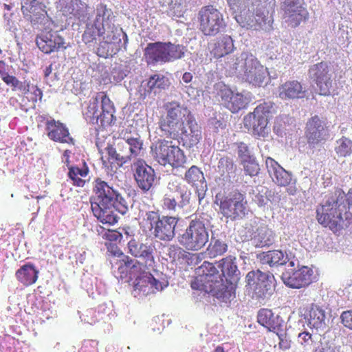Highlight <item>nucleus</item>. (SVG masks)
<instances>
[{
  "mask_svg": "<svg viewBox=\"0 0 352 352\" xmlns=\"http://www.w3.org/2000/svg\"><path fill=\"white\" fill-rule=\"evenodd\" d=\"M325 311L312 304L304 315V318L311 328L320 329L325 325Z\"/></svg>",
  "mask_w": 352,
  "mask_h": 352,
  "instance_id": "obj_33",
  "label": "nucleus"
},
{
  "mask_svg": "<svg viewBox=\"0 0 352 352\" xmlns=\"http://www.w3.org/2000/svg\"><path fill=\"white\" fill-rule=\"evenodd\" d=\"M236 166L234 164L232 157L223 156L219 160L217 164V172L222 177H230V175L235 173Z\"/></svg>",
  "mask_w": 352,
  "mask_h": 352,
  "instance_id": "obj_39",
  "label": "nucleus"
},
{
  "mask_svg": "<svg viewBox=\"0 0 352 352\" xmlns=\"http://www.w3.org/2000/svg\"><path fill=\"white\" fill-rule=\"evenodd\" d=\"M96 17L93 23H87L82 36L85 44L96 43L97 37H101L104 44L108 45L107 52L102 51L103 47L98 49L101 56L116 54L128 41L127 35L122 29H118L113 23V13L104 3L97 5Z\"/></svg>",
  "mask_w": 352,
  "mask_h": 352,
  "instance_id": "obj_2",
  "label": "nucleus"
},
{
  "mask_svg": "<svg viewBox=\"0 0 352 352\" xmlns=\"http://www.w3.org/2000/svg\"><path fill=\"white\" fill-rule=\"evenodd\" d=\"M305 137L308 144L312 146L324 143L329 138V127L316 115L309 119L306 124Z\"/></svg>",
  "mask_w": 352,
  "mask_h": 352,
  "instance_id": "obj_17",
  "label": "nucleus"
},
{
  "mask_svg": "<svg viewBox=\"0 0 352 352\" xmlns=\"http://www.w3.org/2000/svg\"><path fill=\"white\" fill-rule=\"evenodd\" d=\"M164 107L166 114L159 122L163 135L181 142L185 147L196 146L201 139V131L191 111L175 101L167 102Z\"/></svg>",
  "mask_w": 352,
  "mask_h": 352,
  "instance_id": "obj_1",
  "label": "nucleus"
},
{
  "mask_svg": "<svg viewBox=\"0 0 352 352\" xmlns=\"http://www.w3.org/2000/svg\"><path fill=\"white\" fill-rule=\"evenodd\" d=\"M118 146L120 147V146H124V144L123 143H118ZM120 151H122L121 148H119Z\"/></svg>",
  "mask_w": 352,
  "mask_h": 352,
  "instance_id": "obj_64",
  "label": "nucleus"
},
{
  "mask_svg": "<svg viewBox=\"0 0 352 352\" xmlns=\"http://www.w3.org/2000/svg\"><path fill=\"white\" fill-rule=\"evenodd\" d=\"M215 202L219 207L220 213L226 219L234 221L243 219L246 214L248 201L245 194L238 190L227 195L217 194Z\"/></svg>",
  "mask_w": 352,
  "mask_h": 352,
  "instance_id": "obj_9",
  "label": "nucleus"
},
{
  "mask_svg": "<svg viewBox=\"0 0 352 352\" xmlns=\"http://www.w3.org/2000/svg\"><path fill=\"white\" fill-rule=\"evenodd\" d=\"M4 8L8 11H10L12 9V6L8 4H4Z\"/></svg>",
  "mask_w": 352,
  "mask_h": 352,
  "instance_id": "obj_63",
  "label": "nucleus"
},
{
  "mask_svg": "<svg viewBox=\"0 0 352 352\" xmlns=\"http://www.w3.org/2000/svg\"><path fill=\"white\" fill-rule=\"evenodd\" d=\"M219 95L222 104L232 113H238L246 108L250 103V99L241 93H234L230 88L223 87L219 90Z\"/></svg>",
  "mask_w": 352,
  "mask_h": 352,
  "instance_id": "obj_22",
  "label": "nucleus"
},
{
  "mask_svg": "<svg viewBox=\"0 0 352 352\" xmlns=\"http://www.w3.org/2000/svg\"><path fill=\"white\" fill-rule=\"evenodd\" d=\"M155 238L164 241H171L175 234L179 219L171 216H160L158 212L148 211L144 219Z\"/></svg>",
  "mask_w": 352,
  "mask_h": 352,
  "instance_id": "obj_12",
  "label": "nucleus"
},
{
  "mask_svg": "<svg viewBox=\"0 0 352 352\" xmlns=\"http://www.w3.org/2000/svg\"><path fill=\"white\" fill-rule=\"evenodd\" d=\"M52 72V65H50L47 67L44 70V76L45 78L48 77Z\"/></svg>",
  "mask_w": 352,
  "mask_h": 352,
  "instance_id": "obj_60",
  "label": "nucleus"
},
{
  "mask_svg": "<svg viewBox=\"0 0 352 352\" xmlns=\"http://www.w3.org/2000/svg\"><path fill=\"white\" fill-rule=\"evenodd\" d=\"M0 75L3 81L10 75L7 72V65L3 60H0Z\"/></svg>",
  "mask_w": 352,
  "mask_h": 352,
  "instance_id": "obj_56",
  "label": "nucleus"
},
{
  "mask_svg": "<svg viewBox=\"0 0 352 352\" xmlns=\"http://www.w3.org/2000/svg\"><path fill=\"white\" fill-rule=\"evenodd\" d=\"M182 248H179V247H177V246H175V245H172L170 248H169V254L170 256H171L172 254H175L176 253L179 252V253H181L182 252Z\"/></svg>",
  "mask_w": 352,
  "mask_h": 352,
  "instance_id": "obj_59",
  "label": "nucleus"
},
{
  "mask_svg": "<svg viewBox=\"0 0 352 352\" xmlns=\"http://www.w3.org/2000/svg\"><path fill=\"white\" fill-rule=\"evenodd\" d=\"M114 106L104 92L96 94L90 100L84 115L92 124H100L102 127L111 126L115 120Z\"/></svg>",
  "mask_w": 352,
  "mask_h": 352,
  "instance_id": "obj_6",
  "label": "nucleus"
},
{
  "mask_svg": "<svg viewBox=\"0 0 352 352\" xmlns=\"http://www.w3.org/2000/svg\"><path fill=\"white\" fill-rule=\"evenodd\" d=\"M186 47L170 42L149 43L144 49V57L148 65L165 63L184 56Z\"/></svg>",
  "mask_w": 352,
  "mask_h": 352,
  "instance_id": "obj_8",
  "label": "nucleus"
},
{
  "mask_svg": "<svg viewBox=\"0 0 352 352\" xmlns=\"http://www.w3.org/2000/svg\"><path fill=\"white\" fill-rule=\"evenodd\" d=\"M28 90L23 93L24 96L22 99L23 106L27 111L28 109H35L38 102H41L43 98V91L37 85H31L29 83Z\"/></svg>",
  "mask_w": 352,
  "mask_h": 352,
  "instance_id": "obj_34",
  "label": "nucleus"
},
{
  "mask_svg": "<svg viewBox=\"0 0 352 352\" xmlns=\"http://www.w3.org/2000/svg\"><path fill=\"white\" fill-rule=\"evenodd\" d=\"M129 252L135 257L142 258L146 262V265L153 267L155 258L153 256V248L145 243H140L135 239L128 242Z\"/></svg>",
  "mask_w": 352,
  "mask_h": 352,
  "instance_id": "obj_29",
  "label": "nucleus"
},
{
  "mask_svg": "<svg viewBox=\"0 0 352 352\" xmlns=\"http://www.w3.org/2000/svg\"><path fill=\"white\" fill-rule=\"evenodd\" d=\"M233 68L236 74L255 87L265 86L270 80L267 69L252 55L241 54L236 58Z\"/></svg>",
  "mask_w": 352,
  "mask_h": 352,
  "instance_id": "obj_5",
  "label": "nucleus"
},
{
  "mask_svg": "<svg viewBox=\"0 0 352 352\" xmlns=\"http://www.w3.org/2000/svg\"><path fill=\"white\" fill-rule=\"evenodd\" d=\"M257 19H256L257 25L255 27L256 30H266L267 26H271L270 21L267 22V18L265 16L256 14Z\"/></svg>",
  "mask_w": 352,
  "mask_h": 352,
  "instance_id": "obj_51",
  "label": "nucleus"
},
{
  "mask_svg": "<svg viewBox=\"0 0 352 352\" xmlns=\"http://www.w3.org/2000/svg\"><path fill=\"white\" fill-rule=\"evenodd\" d=\"M191 191L179 182H169L163 199L162 208L175 212L177 207L183 208L190 204Z\"/></svg>",
  "mask_w": 352,
  "mask_h": 352,
  "instance_id": "obj_16",
  "label": "nucleus"
},
{
  "mask_svg": "<svg viewBox=\"0 0 352 352\" xmlns=\"http://www.w3.org/2000/svg\"><path fill=\"white\" fill-rule=\"evenodd\" d=\"M89 172V167L85 162L83 163L82 167L72 166L68 168L67 176L71 179L72 184L74 186L84 187L86 184V177Z\"/></svg>",
  "mask_w": 352,
  "mask_h": 352,
  "instance_id": "obj_35",
  "label": "nucleus"
},
{
  "mask_svg": "<svg viewBox=\"0 0 352 352\" xmlns=\"http://www.w3.org/2000/svg\"><path fill=\"white\" fill-rule=\"evenodd\" d=\"M134 177L138 186L144 192L148 191L152 188L155 179L153 168L142 160H138L134 163Z\"/></svg>",
  "mask_w": 352,
  "mask_h": 352,
  "instance_id": "obj_24",
  "label": "nucleus"
},
{
  "mask_svg": "<svg viewBox=\"0 0 352 352\" xmlns=\"http://www.w3.org/2000/svg\"><path fill=\"white\" fill-rule=\"evenodd\" d=\"M235 260L234 257L229 256L222 258L219 264L222 272L221 277L225 278L224 283L228 286V292L233 289V285L239 280L240 272Z\"/></svg>",
  "mask_w": 352,
  "mask_h": 352,
  "instance_id": "obj_26",
  "label": "nucleus"
},
{
  "mask_svg": "<svg viewBox=\"0 0 352 352\" xmlns=\"http://www.w3.org/2000/svg\"><path fill=\"white\" fill-rule=\"evenodd\" d=\"M335 151L338 156L346 157L352 153V141L347 138L342 137L337 141Z\"/></svg>",
  "mask_w": 352,
  "mask_h": 352,
  "instance_id": "obj_43",
  "label": "nucleus"
},
{
  "mask_svg": "<svg viewBox=\"0 0 352 352\" xmlns=\"http://www.w3.org/2000/svg\"><path fill=\"white\" fill-rule=\"evenodd\" d=\"M41 10V3L38 0H32L30 3H25L21 10L25 16L38 18L39 10Z\"/></svg>",
  "mask_w": 352,
  "mask_h": 352,
  "instance_id": "obj_46",
  "label": "nucleus"
},
{
  "mask_svg": "<svg viewBox=\"0 0 352 352\" xmlns=\"http://www.w3.org/2000/svg\"><path fill=\"white\" fill-rule=\"evenodd\" d=\"M257 322L268 331L274 332L281 330L284 321L282 318L275 314L271 309L263 308L257 314Z\"/></svg>",
  "mask_w": 352,
  "mask_h": 352,
  "instance_id": "obj_28",
  "label": "nucleus"
},
{
  "mask_svg": "<svg viewBox=\"0 0 352 352\" xmlns=\"http://www.w3.org/2000/svg\"><path fill=\"white\" fill-rule=\"evenodd\" d=\"M36 43L40 50L43 53L50 54L58 51L60 48L65 49L64 38L56 32H42L36 36Z\"/></svg>",
  "mask_w": 352,
  "mask_h": 352,
  "instance_id": "obj_23",
  "label": "nucleus"
},
{
  "mask_svg": "<svg viewBox=\"0 0 352 352\" xmlns=\"http://www.w3.org/2000/svg\"><path fill=\"white\" fill-rule=\"evenodd\" d=\"M298 338L302 344H306L311 340V334L309 332L304 331L299 333Z\"/></svg>",
  "mask_w": 352,
  "mask_h": 352,
  "instance_id": "obj_55",
  "label": "nucleus"
},
{
  "mask_svg": "<svg viewBox=\"0 0 352 352\" xmlns=\"http://www.w3.org/2000/svg\"><path fill=\"white\" fill-rule=\"evenodd\" d=\"M198 21L199 30L205 36H215L226 27L223 14L212 5L200 9Z\"/></svg>",
  "mask_w": 352,
  "mask_h": 352,
  "instance_id": "obj_13",
  "label": "nucleus"
},
{
  "mask_svg": "<svg viewBox=\"0 0 352 352\" xmlns=\"http://www.w3.org/2000/svg\"><path fill=\"white\" fill-rule=\"evenodd\" d=\"M313 270L306 266L300 269L283 274L281 278L283 283L289 287L300 289L307 287L312 283Z\"/></svg>",
  "mask_w": 352,
  "mask_h": 352,
  "instance_id": "obj_21",
  "label": "nucleus"
},
{
  "mask_svg": "<svg viewBox=\"0 0 352 352\" xmlns=\"http://www.w3.org/2000/svg\"><path fill=\"white\" fill-rule=\"evenodd\" d=\"M238 155L241 161L248 157H252L250 155L249 148L244 142L237 143Z\"/></svg>",
  "mask_w": 352,
  "mask_h": 352,
  "instance_id": "obj_50",
  "label": "nucleus"
},
{
  "mask_svg": "<svg viewBox=\"0 0 352 352\" xmlns=\"http://www.w3.org/2000/svg\"><path fill=\"white\" fill-rule=\"evenodd\" d=\"M182 80L186 83L191 82L192 80V74L190 72H185L182 76Z\"/></svg>",
  "mask_w": 352,
  "mask_h": 352,
  "instance_id": "obj_58",
  "label": "nucleus"
},
{
  "mask_svg": "<svg viewBox=\"0 0 352 352\" xmlns=\"http://www.w3.org/2000/svg\"><path fill=\"white\" fill-rule=\"evenodd\" d=\"M316 219L324 228L340 234L351 223L352 213L338 198L331 196L316 208Z\"/></svg>",
  "mask_w": 352,
  "mask_h": 352,
  "instance_id": "obj_4",
  "label": "nucleus"
},
{
  "mask_svg": "<svg viewBox=\"0 0 352 352\" xmlns=\"http://www.w3.org/2000/svg\"><path fill=\"white\" fill-rule=\"evenodd\" d=\"M226 1L231 10H238L243 6L248 3L250 0H226Z\"/></svg>",
  "mask_w": 352,
  "mask_h": 352,
  "instance_id": "obj_52",
  "label": "nucleus"
},
{
  "mask_svg": "<svg viewBox=\"0 0 352 352\" xmlns=\"http://www.w3.org/2000/svg\"><path fill=\"white\" fill-rule=\"evenodd\" d=\"M340 320L344 327L352 330V310L343 311L341 314Z\"/></svg>",
  "mask_w": 352,
  "mask_h": 352,
  "instance_id": "obj_49",
  "label": "nucleus"
},
{
  "mask_svg": "<svg viewBox=\"0 0 352 352\" xmlns=\"http://www.w3.org/2000/svg\"><path fill=\"white\" fill-rule=\"evenodd\" d=\"M232 38L228 35L217 38L211 45L210 52L215 58L228 55L234 50Z\"/></svg>",
  "mask_w": 352,
  "mask_h": 352,
  "instance_id": "obj_32",
  "label": "nucleus"
},
{
  "mask_svg": "<svg viewBox=\"0 0 352 352\" xmlns=\"http://www.w3.org/2000/svg\"><path fill=\"white\" fill-rule=\"evenodd\" d=\"M209 240V232L204 222L200 219H192L185 230L178 234L179 245L188 251H199L202 249Z\"/></svg>",
  "mask_w": 352,
  "mask_h": 352,
  "instance_id": "obj_10",
  "label": "nucleus"
},
{
  "mask_svg": "<svg viewBox=\"0 0 352 352\" xmlns=\"http://www.w3.org/2000/svg\"><path fill=\"white\" fill-rule=\"evenodd\" d=\"M184 179L189 185L195 188L206 183L203 171L195 165H192L186 171Z\"/></svg>",
  "mask_w": 352,
  "mask_h": 352,
  "instance_id": "obj_38",
  "label": "nucleus"
},
{
  "mask_svg": "<svg viewBox=\"0 0 352 352\" xmlns=\"http://www.w3.org/2000/svg\"><path fill=\"white\" fill-rule=\"evenodd\" d=\"M197 274L201 282L208 284L206 286L209 289V292L220 297L226 296L228 286L225 284L221 275L212 263L204 261L197 269Z\"/></svg>",
  "mask_w": 352,
  "mask_h": 352,
  "instance_id": "obj_14",
  "label": "nucleus"
},
{
  "mask_svg": "<svg viewBox=\"0 0 352 352\" xmlns=\"http://www.w3.org/2000/svg\"><path fill=\"white\" fill-rule=\"evenodd\" d=\"M206 285H208L206 282H201L199 280V275H197L195 280L191 283V287L193 289L205 290L206 292H209V289H207Z\"/></svg>",
  "mask_w": 352,
  "mask_h": 352,
  "instance_id": "obj_53",
  "label": "nucleus"
},
{
  "mask_svg": "<svg viewBox=\"0 0 352 352\" xmlns=\"http://www.w3.org/2000/svg\"><path fill=\"white\" fill-rule=\"evenodd\" d=\"M105 150L108 155L107 160L111 164H115L118 167H121L128 160H130L129 157L120 155L113 145L108 144Z\"/></svg>",
  "mask_w": 352,
  "mask_h": 352,
  "instance_id": "obj_42",
  "label": "nucleus"
},
{
  "mask_svg": "<svg viewBox=\"0 0 352 352\" xmlns=\"http://www.w3.org/2000/svg\"><path fill=\"white\" fill-rule=\"evenodd\" d=\"M305 91L298 80H288L278 88V96L282 100H290L302 98Z\"/></svg>",
  "mask_w": 352,
  "mask_h": 352,
  "instance_id": "obj_30",
  "label": "nucleus"
},
{
  "mask_svg": "<svg viewBox=\"0 0 352 352\" xmlns=\"http://www.w3.org/2000/svg\"><path fill=\"white\" fill-rule=\"evenodd\" d=\"M72 155V151L70 150H65L63 153L62 161L67 166V168L72 166L71 165L70 157Z\"/></svg>",
  "mask_w": 352,
  "mask_h": 352,
  "instance_id": "obj_54",
  "label": "nucleus"
},
{
  "mask_svg": "<svg viewBox=\"0 0 352 352\" xmlns=\"http://www.w3.org/2000/svg\"><path fill=\"white\" fill-rule=\"evenodd\" d=\"M274 103L264 102L254 108L253 112L243 118L245 128L252 130L254 135L265 137L268 133L267 125L274 113Z\"/></svg>",
  "mask_w": 352,
  "mask_h": 352,
  "instance_id": "obj_11",
  "label": "nucleus"
},
{
  "mask_svg": "<svg viewBox=\"0 0 352 352\" xmlns=\"http://www.w3.org/2000/svg\"><path fill=\"white\" fill-rule=\"evenodd\" d=\"M122 262L124 266L129 270L130 275L133 276L134 278L141 276L142 273H148V272H146V270H148L151 267L148 265H146V263L143 264L128 256H124ZM144 263L146 262L144 261Z\"/></svg>",
  "mask_w": 352,
  "mask_h": 352,
  "instance_id": "obj_37",
  "label": "nucleus"
},
{
  "mask_svg": "<svg viewBox=\"0 0 352 352\" xmlns=\"http://www.w3.org/2000/svg\"><path fill=\"white\" fill-rule=\"evenodd\" d=\"M151 153L160 164L169 165L173 168H184L187 161L184 151L172 140H158L151 145Z\"/></svg>",
  "mask_w": 352,
  "mask_h": 352,
  "instance_id": "obj_7",
  "label": "nucleus"
},
{
  "mask_svg": "<svg viewBox=\"0 0 352 352\" xmlns=\"http://www.w3.org/2000/svg\"><path fill=\"white\" fill-rule=\"evenodd\" d=\"M309 76L320 95L329 96L335 91L336 83L332 78L331 69L327 62L321 61L311 66Z\"/></svg>",
  "mask_w": 352,
  "mask_h": 352,
  "instance_id": "obj_15",
  "label": "nucleus"
},
{
  "mask_svg": "<svg viewBox=\"0 0 352 352\" xmlns=\"http://www.w3.org/2000/svg\"><path fill=\"white\" fill-rule=\"evenodd\" d=\"M287 259V256L283 252L276 250L268 251L261 256L262 263L270 266L284 265Z\"/></svg>",
  "mask_w": 352,
  "mask_h": 352,
  "instance_id": "obj_36",
  "label": "nucleus"
},
{
  "mask_svg": "<svg viewBox=\"0 0 352 352\" xmlns=\"http://www.w3.org/2000/svg\"><path fill=\"white\" fill-rule=\"evenodd\" d=\"M38 270L32 263H27L18 269L16 278L23 286L28 287L34 284L38 277Z\"/></svg>",
  "mask_w": 352,
  "mask_h": 352,
  "instance_id": "obj_31",
  "label": "nucleus"
},
{
  "mask_svg": "<svg viewBox=\"0 0 352 352\" xmlns=\"http://www.w3.org/2000/svg\"><path fill=\"white\" fill-rule=\"evenodd\" d=\"M167 283L160 282L150 273H142L135 278L133 281L134 296H147L164 289Z\"/></svg>",
  "mask_w": 352,
  "mask_h": 352,
  "instance_id": "obj_19",
  "label": "nucleus"
},
{
  "mask_svg": "<svg viewBox=\"0 0 352 352\" xmlns=\"http://www.w3.org/2000/svg\"><path fill=\"white\" fill-rule=\"evenodd\" d=\"M257 231L258 232V234H257V237H258V240L260 241V243L262 245H267L268 243V242L270 241V239H265V236H263L264 234V233H263V232H265L266 231L263 230L262 228L260 230H258ZM255 237H256V236H255Z\"/></svg>",
  "mask_w": 352,
  "mask_h": 352,
  "instance_id": "obj_57",
  "label": "nucleus"
},
{
  "mask_svg": "<svg viewBox=\"0 0 352 352\" xmlns=\"http://www.w3.org/2000/svg\"><path fill=\"white\" fill-rule=\"evenodd\" d=\"M279 338L278 347L283 350L286 351L291 348L292 341L287 336V333L283 332V328L275 332Z\"/></svg>",
  "mask_w": 352,
  "mask_h": 352,
  "instance_id": "obj_48",
  "label": "nucleus"
},
{
  "mask_svg": "<svg viewBox=\"0 0 352 352\" xmlns=\"http://www.w3.org/2000/svg\"><path fill=\"white\" fill-rule=\"evenodd\" d=\"M283 9L284 18L292 28H296L308 17V12L300 0H285Z\"/></svg>",
  "mask_w": 352,
  "mask_h": 352,
  "instance_id": "obj_20",
  "label": "nucleus"
},
{
  "mask_svg": "<svg viewBox=\"0 0 352 352\" xmlns=\"http://www.w3.org/2000/svg\"><path fill=\"white\" fill-rule=\"evenodd\" d=\"M167 82L168 79L164 76L159 74L152 75L147 82L148 89L142 94L143 99L146 98L147 96L156 89H165L168 85Z\"/></svg>",
  "mask_w": 352,
  "mask_h": 352,
  "instance_id": "obj_40",
  "label": "nucleus"
},
{
  "mask_svg": "<svg viewBox=\"0 0 352 352\" xmlns=\"http://www.w3.org/2000/svg\"><path fill=\"white\" fill-rule=\"evenodd\" d=\"M124 140L129 146L130 159L140 155L143 148V142L140 138H124Z\"/></svg>",
  "mask_w": 352,
  "mask_h": 352,
  "instance_id": "obj_45",
  "label": "nucleus"
},
{
  "mask_svg": "<svg viewBox=\"0 0 352 352\" xmlns=\"http://www.w3.org/2000/svg\"><path fill=\"white\" fill-rule=\"evenodd\" d=\"M245 278L248 285L253 287L255 295L258 298H265L272 289L274 277L270 272L258 270L248 272Z\"/></svg>",
  "mask_w": 352,
  "mask_h": 352,
  "instance_id": "obj_18",
  "label": "nucleus"
},
{
  "mask_svg": "<svg viewBox=\"0 0 352 352\" xmlns=\"http://www.w3.org/2000/svg\"><path fill=\"white\" fill-rule=\"evenodd\" d=\"M213 352H225V351H224V349H223V346H217L214 349V351H213Z\"/></svg>",
  "mask_w": 352,
  "mask_h": 352,
  "instance_id": "obj_62",
  "label": "nucleus"
},
{
  "mask_svg": "<svg viewBox=\"0 0 352 352\" xmlns=\"http://www.w3.org/2000/svg\"><path fill=\"white\" fill-rule=\"evenodd\" d=\"M45 130L48 138L57 142L74 145L75 140L70 136L69 129L60 121L48 119L45 122Z\"/></svg>",
  "mask_w": 352,
  "mask_h": 352,
  "instance_id": "obj_25",
  "label": "nucleus"
},
{
  "mask_svg": "<svg viewBox=\"0 0 352 352\" xmlns=\"http://www.w3.org/2000/svg\"><path fill=\"white\" fill-rule=\"evenodd\" d=\"M241 164L245 174L251 177L256 175L259 172V166L253 156L241 160Z\"/></svg>",
  "mask_w": 352,
  "mask_h": 352,
  "instance_id": "obj_47",
  "label": "nucleus"
},
{
  "mask_svg": "<svg viewBox=\"0 0 352 352\" xmlns=\"http://www.w3.org/2000/svg\"><path fill=\"white\" fill-rule=\"evenodd\" d=\"M228 250V245L219 239H212L208 248L207 254L210 258L223 255Z\"/></svg>",
  "mask_w": 352,
  "mask_h": 352,
  "instance_id": "obj_41",
  "label": "nucleus"
},
{
  "mask_svg": "<svg viewBox=\"0 0 352 352\" xmlns=\"http://www.w3.org/2000/svg\"><path fill=\"white\" fill-rule=\"evenodd\" d=\"M265 164L269 175L278 186H288L291 184L292 174L285 170L276 160L267 157Z\"/></svg>",
  "mask_w": 352,
  "mask_h": 352,
  "instance_id": "obj_27",
  "label": "nucleus"
},
{
  "mask_svg": "<svg viewBox=\"0 0 352 352\" xmlns=\"http://www.w3.org/2000/svg\"><path fill=\"white\" fill-rule=\"evenodd\" d=\"M287 192L289 195H294L296 192V189L295 186H290L287 189Z\"/></svg>",
  "mask_w": 352,
  "mask_h": 352,
  "instance_id": "obj_61",
  "label": "nucleus"
},
{
  "mask_svg": "<svg viewBox=\"0 0 352 352\" xmlns=\"http://www.w3.org/2000/svg\"><path fill=\"white\" fill-rule=\"evenodd\" d=\"M93 192L90 198L91 209L101 223L113 226L118 222V217L113 208L122 214L128 212V204L121 194L101 178L94 181Z\"/></svg>",
  "mask_w": 352,
  "mask_h": 352,
  "instance_id": "obj_3",
  "label": "nucleus"
},
{
  "mask_svg": "<svg viewBox=\"0 0 352 352\" xmlns=\"http://www.w3.org/2000/svg\"><path fill=\"white\" fill-rule=\"evenodd\" d=\"M3 82L9 86L12 87V90L13 91H19L21 92H23L25 90H28L29 83L30 81L24 80L20 81L16 76L9 75Z\"/></svg>",
  "mask_w": 352,
  "mask_h": 352,
  "instance_id": "obj_44",
  "label": "nucleus"
}]
</instances>
